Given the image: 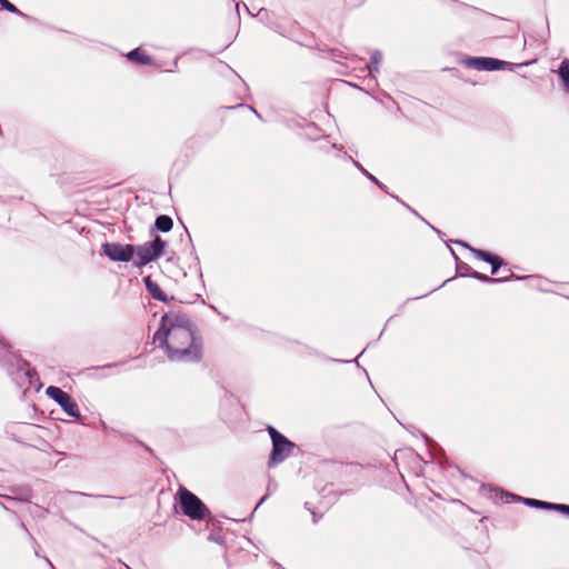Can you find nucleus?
<instances>
[{
	"mask_svg": "<svg viewBox=\"0 0 569 569\" xmlns=\"http://www.w3.org/2000/svg\"><path fill=\"white\" fill-rule=\"evenodd\" d=\"M164 247L166 242L160 237H157L153 241L138 246L137 248L134 247V264L141 267L156 260L162 254Z\"/></svg>",
	"mask_w": 569,
	"mask_h": 569,
	"instance_id": "nucleus-3",
	"label": "nucleus"
},
{
	"mask_svg": "<svg viewBox=\"0 0 569 569\" xmlns=\"http://www.w3.org/2000/svg\"><path fill=\"white\" fill-rule=\"evenodd\" d=\"M471 250L478 259L491 263V266H492L491 273L492 274H495L498 271L499 267L502 264V260L498 256L490 254L489 252H486V251H482L479 249H471Z\"/></svg>",
	"mask_w": 569,
	"mask_h": 569,
	"instance_id": "nucleus-8",
	"label": "nucleus"
},
{
	"mask_svg": "<svg viewBox=\"0 0 569 569\" xmlns=\"http://www.w3.org/2000/svg\"><path fill=\"white\" fill-rule=\"evenodd\" d=\"M382 60V54L380 52H375L371 57V62L368 66L370 73L378 72V67Z\"/></svg>",
	"mask_w": 569,
	"mask_h": 569,
	"instance_id": "nucleus-13",
	"label": "nucleus"
},
{
	"mask_svg": "<svg viewBox=\"0 0 569 569\" xmlns=\"http://www.w3.org/2000/svg\"><path fill=\"white\" fill-rule=\"evenodd\" d=\"M104 254L112 261L128 262L134 256V247L131 244L104 243Z\"/></svg>",
	"mask_w": 569,
	"mask_h": 569,
	"instance_id": "nucleus-6",
	"label": "nucleus"
},
{
	"mask_svg": "<svg viewBox=\"0 0 569 569\" xmlns=\"http://www.w3.org/2000/svg\"><path fill=\"white\" fill-rule=\"evenodd\" d=\"M0 6L10 12L20 13L17 7L9 2L8 0H0Z\"/></svg>",
	"mask_w": 569,
	"mask_h": 569,
	"instance_id": "nucleus-17",
	"label": "nucleus"
},
{
	"mask_svg": "<svg viewBox=\"0 0 569 569\" xmlns=\"http://www.w3.org/2000/svg\"><path fill=\"white\" fill-rule=\"evenodd\" d=\"M355 166L357 168H359L367 177L368 179H370L371 181H373L377 186H379L380 188H382L381 183L379 182L378 179H376L371 173H369L359 162L357 161H353Z\"/></svg>",
	"mask_w": 569,
	"mask_h": 569,
	"instance_id": "nucleus-16",
	"label": "nucleus"
},
{
	"mask_svg": "<svg viewBox=\"0 0 569 569\" xmlns=\"http://www.w3.org/2000/svg\"><path fill=\"white\" fill-rule=\"evenodd\" d=\"M264 499H266V497L261 498L259 505L262 503L264 501Z\"/></svg>",
	"mask_w": 569,
	"mask_h": 569,
	"instance_id": "nucleus-19",
	"label": "nucleus"
},
{
	"mask_svg": "<svg viewBox=\"0 0 569 569\" xmlns=\"http://www.w3.org/2000/svg\"><path fill=\"white\" fill-rule=\"evenodd\" d=\"M523 502L531 507L555 509V503L545 502V501H540V500H536V499L526 498V499H523Z\"/></svg>",
	"mask_w": 569,
	"mask_h": 569,
	"instance_id": "nucleus-12",
	"label": "nucleus"
},
{
	"mask_svg": "<svg viewBox=\"0 0 569 569\" xmlns=\"http://www.w3.org/2000/svg\"><path fill=\"white\" fill-rule=\"evenodd\" d=\"M471 276L480 281H483V282H499V281H506L508 279V278H503V279L490 278V277L482 274L480 272H477V271L472 272Z\"/></svg>",
	"mask_w": 569,
	"mask_h": 569,
	"instance_id": "nucleus-15",
	"label": "nucleus"
},
{
	"mask_svg": "<svg viewBox=\"0 0 569 569\" xmlns=\"http://www.w3.org/2000/svg\"><path fill=\"white\" fill-rule=\"evenodd\" d=\"M146 288L149 291V293L159 301H167V296L164 292L160 289V287L153 282L150 277H147L144 279Z\"/></svg>",
	"mask_w": 569,
	"mask_h": 569,
	"instance_id": "nucleus-9",
	"label": "nucleus"
},
{
	"mask_svg": "<svg viewBox=\"0 0 569 569\" xmlns=\"http://www.w3.org/2000/svg\"><path fill=\"white\" fill-rule=\"evenodd\" d=\"M178 497L183 515L190 519L202 520L209 515V511L203 502L186 488L179 489Z\"/></svg>",
	"mask_w": 569,
	"mask_h": 569,
	"instance_id": "nucleus-2",
	"label": "nucleus"
},
{
	"mask_svg": "<svg viewBox=\"0 0 569 569\" xmlns=\"http://www.w3.org/2000/svg\"><path fill=\"white\" fill-rule=\"evenodd\" d=\"M465 64L477 70L493 71L503 69L508 63L495 58L475 57L466 59Z\"/></svg>",
	"mask_w": 569,
	"mask_h": 569,
	"instance_id": "nucleus-7",
	"label": "nucleus"
},
{
	"mask_svg": "<svg viewBox=\"0 0 569 569\" xmlns=\"http://www.w3.org/2000/svg\"><path fill=\"white\" fill-rule=\"evenodd\" d=\"M560 77L562 78L566 89L569 90V63H562L560 68Z\"/></svg>",
	"mask_w": 569,
	"mask_h": 569,
	"instance_id": "nucleus-14",
	"label": "nucleus"
},
{
	"mask_svg": "<svg viewBox=\"0 0 569 569\" xmlns=\"http://www.w3.org/2000/svg\"><path fill=\"white\" fill-rule=\"evenodd\" d=\"M555 509L569 515V506L567 505H555Z\"/></svg>",
	"mask_w": 569,
	"mask_h": 569,
	"instance_id": "nucleus-18",
	"label": "nucleus"
},
{
	"mask_svg": "<svg viewBox=\"0 0 569 569\" xmlns=\"http://www.w3.org/2000/svg\"><path fill=\"white\" fill-rule=\"evenodd\" d=\"M172 219L169 216H159L156 219V228L159 231L168 232L172 228Z\"/></svg>",
	"mask_w": 569,
	"mask_h": 569,
	"instance_id": "nucleus-10",
	"label": "nucleus"
},
{
	"mask_svg": "<svg viewBox=\"0 0 569 569\" xmlns=\"http://www.w3.org/2000/svg\"><path fill=\"white\" fill-rule=\"evenodd\" d=\"M46 395L54 400L62 409L63 411L72 417V418H79L80 411L78 408V405L76 401L62 389L59 387L50 386L46 390Z\"/></svg>",
	"mask_w": 569,
	"mask_h": 569,
	"instance_id": "nucleus-5",
	"label": "nucleus"
},
{
	"mask_svg": "<svg viewBox=\"0 0 569 569\" xmlns=\"http://www.w3.org/2000/svg\"><path fill=\"white\" fill-rule=\"evenodd\" d=\"M127 57L129 60L137 61L140 63H149L150 62V58L148 56H146L144 53L140 52L139 49L132 50L131 52L128 53Z\"/></svg>",
	"mask_w": 569,
	"mask_h": 569,
	"instance_id": "nucleus-11",
	"label": "nucleus"
},
{
	"mask_svg": "<svg viewBox=\"0 0 569 569\" xmlns=\"http://www.w3.org/2000/svg\"><path fill=\"white\" fill-rule=\"evenodd\" d=\"M272 440V452L270 463H279L283 461L291 452L295 443L289 441L286 437L279 433L274 428L268 427Z\"/></svg>",
	"mask_w": 569,
	"mask_h": 569,
	"instance_id": "nucleus-4",
	"label": "nucleus"
},
{
	"mask_svg": "<svg viewBox=\"0 0 569 569\" xmlns=\"http://www.w3.org/2000/svg\"><path fill=\"white\" fill-rule=\"evenodd\" d=\"M153 342L163 348L172 361H193L200 358L191 322L183 313L163 315Z\"/></svg>",
	"mask_w": 569,
	"mask_h": 569,
	"instance_id": "nucleus-1",
	"label": "nucleus"
}]
</instances>
